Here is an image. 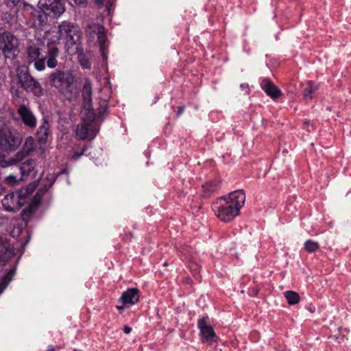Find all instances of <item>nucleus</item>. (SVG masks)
Here are the masks:
<instances>
[{
    "label": "nucleus",
    "instance_id": "f257e3e1",
    "mask_svg": "<svg viewBox=\"0 0 351 351\" xmlns=\"http://www.w3.org/2000/svg\"><path fill=\"white\" fill-rule=\"evenodd\" d=\"M245 202L244 191L237 190L217 199L213 206V210L221 221L228 222L239 214Z\"/></svg>",
    "mask_w": 351,
    "mask_h": 351
},
{
    "label": "nucleus",
    "instance_id": "f03ea898",
    "mask_svg": "<svg viewBox=\"0 0 351 351\" xmlns=\"http://www.w3.org/2000/svg\"><path fill=\"white\" fill-rule=\"evenodd\" d=\"M27 58L30 63L34 62L38 71L45 69V61L50 69L55 68L58 64L56 58L59 55L58 47L53 45H32L27 50Z\"/></svg>",
    "mask_w": 351,
    "mask_h": 351
},
{
    "label": "nucleus",
    "instance_id": "7ed1b4c3",
    "mask_svg": "<svg viewBox=\"0 0 351 351\" xmlns=\"http://www.w3.org/2000/svg\"><path fill=\"white\" fill-rule=\"evenodd\" d=\"M14 255L12 245L5 238H0V295L15 274V267L8 264Z\"/></svg>",
    "mask_w": 351,
    "mask_h": 351
},
{
    "label": "nucleus",
    "instance_id": "20e7f679",
    "mask_svg": "<svg viewBox=\"0 0 351 351\" xmlns=\"http://www.w3.org/2000/svg\"><path fill=\"white\" fill-rule=\"evenodd\" d=\"M50 84L66 99H71L76 93L75 76L71 70H56L49 76Z\"/></svg>",
    "mask_w": 351,
    "mask_h": 351
},
{
    "label": "nucleus",
    "instance_id": "39448f33",
    "mask_svg": "<svg viewBox=\"0 0 351 351\" xmlns=\"http://www.w3.org/2000/svg\"><path fill=\"white\" fill-rule=\"evenodd\" d=\"M36 186L37 184L34 182L32 185L28 186L25 190L21 189L8 194L1 201L3 208L9 212L19 210L26 203L27 195L31 194Z\"/></svg>",
    "mask_w": 351,
    "mask_h": 351
},
{
    "label": "nucleus",
    "instance_id": "423d86ee",
    "mask_svg": "<svg viewBox=\"0 0 351 351\" xmlns=\"http://www.w3.org/2000/svg\"><path fill=\"white\" fill-rule=\"evenodd\" d=\"M17 79L21 87L26 92H32L36 97L44 95V89L40 84L29 74L27 69H19Z\"/></svg>",
    "mask_w": 351,
    "mask_h": 351
},
{
    "label": "nucleus",
    "instance_id": "0eeeda50",
    "mask_svg": "<svg viewBox=\"0 0 351 351\" xmlns=\"http://www.w3.org/2000/svg\"><path fill=\"white\" fill-rule=\"evenodd\" d=\"M19 133L10 128H0V149L5 152H14L21 144Z\"/></svg>",
    "mask_w": 351,
    "mask_h": 351
},
{
    "label": "nucleus",
    "instance_id": "6e6552de",
    "mask_svg": "<svg viewBox=\"0 0 351 351\" xmlns=\"http://www.w3.org/2000/svg\"><path fill=\"white\" fill-rule=\"evenodd\" d=\"M18 38L9 32H0V51L5 58L14 59L18 53Z\"/></svg>",
    "mask_w": 351,
    "mask_h": 351
},
{
    "label": "nucleus",
    "instance_id": "1a4fd4ad",
    "mask_svg": "<svg viewBox=\"0 0 351 351\" xmlns=\"http://www.w3.org/2000/svg\"><path fill=\"white\" fill-rule=\"evenodd\" d=\"M58 40H63L66 45H73L80 37V31L77 25L67 21H63L58 25Z\"/></svg>",
    "mask_w": 351,
    "mask_h": 351
},
{
    "label": "nucleus",
    "instance_id": "9d476101",
    "mask_svg": "<svg viewBox=\"0 0 351 351\" xmlns=\"http://www.w3.org/2000/svg\"><path fill=\"white\" fill-rule=\"evenodd\" d=\"M38 7L43 9L48 16L58 17L64 11L65 7L62 0H39Z\"/></svg>",
    "mask_w": 351,
    "mask_h": 351
},
{
    "label": "nucleus",
    "instance_id": "9b49d317",
    "mask_svg": "<svg viewBox=\"0 0 351 351\" xmlns=\"http://www.w3.org/2000/svg\"><path fill=\"white\" fill-rule=\"evenodd\" d=\"M197 327L199 329L202 337L206 341L212 343L216 342L217 337L215 335L213 328L208 324V317L204 316L197 322Z\"/></svg>",
    "mask_w": 351,
    "mask_h": 351
},
{
    "label": "nucleus",
    "instance_id": "f8f14e48",
    "mask_svg": "<svg viewBox=\"0 0 351 351\" xmlns=\"http://www.w3.org/2000/svg\"><path fill=\"white\" fill-rule=\"evenodd\" d=\"M94 117L88 122L84 121L76 127L75 134L80 139L84 140L88 138H94L97 135L95 126L93 123Z\"/></svg>",
    "mask_w": 351,
    "mask_h": 351
},
{
    "label": "nucleus",
    "instance_id": "ddd939ff",
    "mask_svg": "<svg viewBox=\"0 0 351 351\" xmlns=\"http://www.w3.org/2000/svg\"><path fill=\"white\" fill-rule=\"evenodd\" d=\"M86 32L90 35V36H93L92 32L95 34L97 37V40L99 44V48L100 51L102 53V55L104 54V47H105V43L106 40V36L104 33V26L96 24V23H92L87 26V28L86 29Z\"/></svg>",
    "mask_w": 351,
    "mask_h": 351
},
{
    "label": "nucleus",
    "instance_id": "4468645a",
    "mask_svg": "<svg viewBox=\"0 0 351 351\" xmlns=\"http://www.w3.org/2000/svg\"><path fill=\"white\" fill-rule=\"evenodd\" d=\"M34 149V141L33 138L31 136L27 137L22 148L12 157L15 163L22 162L25 158L28 157Z\"/></svg>",
    "mask_w": 351,
    "mask_h": 351
},
{
    "label": "nucleus",
    "instance_id": "2eb2a0df",
    "mask_svg": "<svg viewBox=\"0 0 351 351\" xmlns=\"http://www.w3.org/2000/svg\"><path fill=\"white\" fill-rule=\"evenodd\" d=\"M47 17L43 9L34 10L30 13L28 24L30 27L39 28L47 23Z\"/></svg>",
    "mask_w": 351,
    "mask_h": 351
},
{
    "label": "nucleus",
    "instance_id": "dca6fc26",
    "mask_svg": "<svg viewBox=\"0 0 351 351\" xmlns=\"http://www.w3.org/2000/svg\"><path fill=\"white\" fill-rule=\"evenodd\" d=\"M17 112L22 122L29 128H35L36 119L33 112L25 105H21L17 109Z\"/></svg>",
    "mask_w": 351,
    "mask_h": 351
},
{
    "label": "nucleus",
    "instance_id": "f3484780",
    "mask_svg": "<svg viewBox=\"0 0 351 351\" xmlns=\"http://www.w3.org/2000/svg\"><path fill=\"white\" fill-rule=\"evenodd\" d=\"M19 170L21 180H25L29 176L34 178L37 174L35 170V161L32 159H27L26 161L21 162L19 165Z\"/></svg>",
    "mask_w": 351,
    "mask_h": 351
},
{
    "label": "nucleus",
    "instance_id": "a211bd4d",
    "mask_svg": "<svg viewBox=\"0 0 351 351\" xmlns=\"http://www.w3.org/2000/svg\"><path fill=\"white\" fill-rule=\"evenodd\" d=\"M139 300V290L136 288L128 289L124 291L119 302L123 305H134Z\"/></svg>",
    "mask_w": 351,
    "mask_h": 351
},
{
    "label": "nucleus",
    "instance_id": "6ab92c4d",
    "mask_svg": "<svg viewBox=\"0 0 351 351\" xmlns=\"http://www.w3.org/2000/svg\"><path fill=\"white\" fill-rule=\"evenodd\" d=\"M261 87L273 99H276L282 95L281 90L269 79H263Z\"/></svg>",
    "mask_w": 351,
    "mask_h": 351
},
{
    "label": "nucleus",
    "instance_id": "aec40b11",
    "mask_svg": "<svg viewBox=\"0 0 351 351\" xmlns=\"http://www.w3.org/2000/svg\"><path fill=\"white\" fill-rule=\"evenodd\" d=\"M38 206L29 203L27 208L23 210L21 213V218L25 222V226H27L29 220L32 218L33 215L36 213L38 209Z\"/></svg>",
    "mask_w": 351,
    "mask_h": 351
},
{
    "label": "nucleus",
    "instance_id": "412c9836",
    "mask_svg": "<svg viewBox=\"0 0 351 351\" xmlns=\"http://www.w3.org/2000/svg\"><path fill=\"white\" fill-rule=\"evenodd\" d=\"M82 97L85 103L90 102L92 99V84L86 80L82 88Z\"/></svg>",
    "mask_w": 351,
    "mask_h": 351
},
{
    "label": "nucleus",
    "instance_id": "4be33fe9",
    "mask_svg": "<svg viewBox=\"0 0 351 351\" xmlns=\"http://www.w3.org/2000/svg\"><path fill=\"white\" fill-rule=\"evenodd\" d=\"M318 90V85L310 81L307 84V86L303 90V97L306 99H311L313 94Z\"/></svg>",
    "mask_w": 351,
    "mask_h": 351
},
{
    "label": "nucleus",
    "instance_id": "5701e85b",
    "mask_svg": "<svg viewBox=\"0 0 351 351\" xmlns=\"http://www.w3.org/2000/svg\"><path fill=\"white\" fill-rule=\"evenodd\" d=\"M48 189L49 186H47V184H44L43 187L38 189V191L34 196L30 203L38 207L40 204L43 196Z\"/></svg>",
    "mask_w": 351,
    "mask_h": 351
},
{
    "label": "nucleus",
    "instance_id": "b1692460",
    "mask_svg": "<svg viewBox=\"0 0 351 351\" xmlns=\"http://www.w3.org/2000/svg\"><path fill=\"white\" fill-rule=\"evenodd\" d=\"M284 295L287 299L289 304L294 305L300 302V298L298 293L293 291H287L284 293Z\"/></svg>",
    "mask_w": 351,
    "mask_h": 351
},
{
    "label": "nucleus",
    "instance_id": "393cba45",
    "mask_svg": "<svg viewBox=\"0 0 351 351\" xmlns=\"http://www.w3.org/2000/svg\"><path fill=\"white\" fill-rule=\"evenodd\" d=\"M304 247L308 252L313 253L319 249V244L318 242L308 239L304 243Z\"/></svg>",
    "mask_w": 351,
    "mask_h": 351
},
{
    "label": "nucleus",
    "instance_id": "a878e982",
    "mask_svg": "<svg viewBox=\"0 0 351 351\" xmlns=\"http://www.w3.org/2000/svg\"><path fill=\"white\" fill-rule=\"evenodd\" d=\"M204 191L208 193H212L219 189V184L216 181H213L202 186Z\"/></svg>",
    "mask_w": 351,
    "mask_h": 351
},
{
    "label": "nucleus",
    "instance_id": "bb28decb",
    "mask_svg": "<svg viewBox=\"0 0 351 351\" xmlns=\"http://www.w3.org/2000/svg\"><path fill=\"white\" fill-rule=\"evenodd\" d=\"M47 122H45L41 126L39 127L37 134L40 136V138L46 139L48 136Z\"/></svg>",
    "mask_w": 351,
    "mask_h": 351
},
{
    "label": "nucleus",
    "instance_id": "cd10ccee",
    "mask_svg": "<svg viewBox=\"0 0 351 351\" xmlns=\"http://www.w3.org/2000/svg\"><path fill=\"white\" fill-rule=\"evenodd\" d=\"M16 163L12 157L9 158L8 160H6L4 155H2V154L1 155V156H0V167H1L5 168L9 166L14 165Z\"/></svg>",
    "mask_w": 351,
    "mask_h": 351
},
{
    "label": "nucleus",
    "instance_id": "c85d7f7f",
    "mask_svg": "<svg viewBox=\"0 0 351 351\" xmlns=\"http://www.w3.org/2000/svg\"><path fill=\"white\" fill-rule=\"evenodd\" d=\"M56 180V176L54 174H48L46 177V180L47 183V186H49V189L53 185Z\"/></svg>",
    "mask_w": 351,
    "mask_h": 351
},
{
    "label": "nucleus",
    "instance_id": "c756f323",
    "mask_svg": "<svg viewBox=\"0 0 351 351\" xmlns=\"http://www.w3.org/2000/svg\"><path fill=\"white\" fill-rule=\"evenodd\" d=\"M5 181L8 184L11 185H15L19 182V180H17L16 177L12 175L7 176L5 178Z\"/></svg>",
    "mask_w": 351,
    "mask_h": 351
},
{
    "label": "nucleus",
    "instance_id": "7c9ffc66",
    "mask_svg": "<svg viewBox=\"0 0 351 351\" xmlns=\"http://www.w3.org/2000/svg\"><path fill=\"white\" fill-rule=\"evenodd\" d=\"M10 93L13 99H16L19 97V91L18 88L12 86L10 88Z\"/></svg>",
    "mask_w": 351,
    "mask_h": 351
},
{
    "label": "nucleus",
    "instance_id": "2f4dec72",
    "mask_svg": "<svg viewBox=\"0 0 351 351\" xmlns=\"http://www.w3.org/2000/svg\"><path fill=\"white\" fill-rule=\"evenodd\" d=\"M75 1V3L78 5L79 6H81V7H86V5H87V1L86 0H73Z\"/></svg>",
    "mask_w": 351,
    "mask_h": 351
},
{
    "label": "nucleus",
    "instance_id": "473e14b6",
    "mask_svg": "<svg viewBox=\"0 0 351 351\" xmlns=\"http://www.w3.org/2000/svg\"><path fill=\"white\" fill-rule=\"evenodd\" d=\"M84 154V151H82V152L79 153V152H74L73 156H72V158L74 159V160H77L79 159L82 155Z\"/></svg>",
    "mask_w": 351,
    "mask_h": 351
},
{
    "label": "nucleus",
    "instance_id": "72a5a7b5",
    "mask_svg": "<svg viewBox=\"0 0 351 351\" xmlns=\"http://www.w3.org/2000/svg\"><path fill=\"white\" fill-rule=\"evenodd\" d=\"M184 109V106H179L178 108L177 116L180 117L183 113Z\"/></svg>",
    "mask_w": 351,
    "mask_h": 351
},
{
    "label": "nucleus",
    "instance_id": "f704fd0d",
    "mask_svg": "<svg viewBox=\"0 0 351 351\" xmlns=\"http://www.w3.org/2000/svg\"><path fill=\"white\" fill-rule=\"evenodd\" d=\"M123 330L124 333L129 334L131 332L132 328L128 326H124Z\"/></svg>",
    "mask_w": 351,
    "mask_h": 351
},
{
    "label": "nucleus",
    "instance_id": "c9c22d12",
    "mask_svg": "<svg viewBox=\"0 0 351 351\" xmlns=\"http://www.w3.org/2000/svg\"><path fill=\"white\" fill-rule=\"evenodd\" d=\"M21 0H8V4L12 3L13 5H16L20 2Z\"/></svg>",
    "mask_w": 351,
    "mask_h": 351
},
{
    "label": "nucleus",
    "instance_id": "e433bc0d",
    "mask_svg": "<svg viewBox=\"0 0 351 351\" xmlns=\"http://www.w3.org/2000/svg\"><path fill=\"white\" fill-rule=\"evenodd\" d=\"M307 308H308V310L310 312H311V313H314V312H315V306H311V305H310V306H307Z\"/></svg>",
    "mask_w": 351,
    "mask_h": 351
},
{
    "label": "nucleus",
    "instance_id": "4c0bfd02",
    "mask_svg": "<svg viewBox=\"0 0 351 351\" xmlns=\"http://www.w3.org/2000/svg\"><path fill=\"white\" fill-rule=\"evenodd\" d=\"M81 65L83 68H88L89 66L88 65V63L87 62H81Z\"/></svg>",
    "mask_w": 351,
    "mask_h": 351
},
{
    "label": "nucleus",
    "instance_id": "58836bf2",
    "mask_svg": "<svg viewBox=\"0 0 351 351\" xmlns=\"http://www.w3.org/2000/svg\"><path fill=\"white\" fill-rule=\"evenodd\" d=\"M125 306V305H123V304H122V306H118V305H117V308L119 311H121V310H123V309L124 308V306Z\"/></svg>",
    "mask_w": 351,
    "mask_h": 351
},
{
    "label": "nucleus",
    "instance_id": "ea45409f",
    "mask_svg": "<svg viewBox=\"0 0 351 351\" xmlns=\"http://www.w3.org/2000/svg\"><path fill=\"white\" fill-rule=\"evenodd\" d=\"M47 351H56L52 346L48 347Z\"/></svg>",
    "mask_w": 351,
    "mask_h": 351
},
{
    "label": "nucleus",
    "instance_id": "a19ab883",
    "mask_svg": "<svg viewBox=\"0 0 351 351\" xmlns=\"http://www.w3.org/2000/svg\"><path fill=\"white\" fill-rule=\"evenodd\" d=\"M4 192V189L2 187L1 184H0V195L3 194Z\"/></svg>",
    "mask_w": 351,
    "mask_h": 351
},
{
    "label": "nucleus",
    "instance_id": "79ce46f5",
    "mask_svg": "<svg viewBox=\"0 0 351 351\" xmlns=\"http://www.w3.org/2000/svg\"><path fill=\"white\" fill-rule=\"evenodd\" d=\"M241 88H243V89L245 88H247V84H241Z\"/></svg>",
    "mask_w": 351,
    "mask_h": 351
},
{
    "label": "nucleus",
    "instance_id": "37998d69",
    "mask_svg": "<svg viewBox=\"0 0 351 351\" xmlns=\"http://www.w3.org/2000/svg\"><path fill=\"white\" fill-rule=\"evenodd\" d=\"M304 123L306 125H309L310 124V121H304Z\"/></svg>",
    "mask_w": 351,
    "mask_h": 351
},
{
    "label": "nucleus",
    "instance_id": "c03bdc74",
    "mask_svg": "<svg viewBox=\"0 0 351 351\" xmlns=\"http://www.w3.org/2000/svg\"><path fill=\"white\" fill-rule=\"evenodd\" d=\"M73 351H77V350L75 349V350H73Z\"/></svg>",
    "mask_w": 351,
    "mask_h": 351
},
{
    "label": "nucleus",
    "instance_id": "a18cd8bd",
    "mask_svg": "<svg viewBox=\"0 0 351 351\" xmlns=\"http://www.w3.org/2000/svg\"><path fill=\"white\" fill-rule=\"evenodd\" d=\"M220 351H221V350H220Z\"/></svg>",
    "mask_w": 351,
    "mask_h": 351
}]
</instances>
